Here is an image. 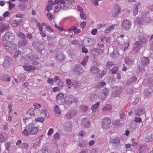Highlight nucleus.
Masks as SVG:
<instances>
[{"instance_id": "49530a36", "label": "nucleus", "mask_w": 153, "mask_h": 153, "mask_svg": "<svg viewBox=\"0 0 153 153\" xmlns=\"http://www.w3.org/2000/svg\"><path fill=\"white\" fill-rule=\"evenodd\" d=\"M5 141V137L2 134H0V142L2 143Z\"/></svg>"}, {"instance_id": "a878e982", "label": "nucleus", "mask_w": 153, "mask_h": 153, "mask_svg": "<svg viewBox=\"0 0 153 153\" xmlns=\"http://www.w3.org/2000/svg\"><path fill=\"white\" fill-rule=\"evenodd\" d=\"M56 58H57L58 60H61L64 59L65 57L63 53H61L57 56H56Z\"/></svg>"}, {"instance_id": "4d7b16f0", "label": "nucleus", "mask_w": 153, "mask_h": 153, "mask_svg": "<svg viewBox=\"0 0 153 153\" xmlns=\"http://www.w3.org/2000/svg\"><path fill=\"white\" fill-rule=\"evenodd\" d=\"M46 29L50 33L53 32V29L49 26H47L46 27Z\"/></svg>"}, {"instance_id": "1a4fd4ad", "label": "nucleus", "mask_w": 153, "mask_h": 153, "mask_svg": "<svg viewBox=\"0 0 153 153\" xmlns=\"http://www.w3.org/2000/svg\"><path fill=\"white\" fill-rule=\"evenodd\" d=\"M23 67L24 69L26 71H34L37 68L35 66H23Z\"/></svg>"}, {"instance_id": "473e14b6", "label": "nucleus", "mask_w": 153, "mask_h": 153, "mask_svg": "<svg viewBox=\"0 0 153 153\" xmlns=\"http://www.w3.org/2000/svg\"><path fill=\"white\" fill-rule=\"evenodd\" d=\"M138 13V8L137 5H135L134 7L133 14L134 16L137 15Z\"/></svg>"}, {"instance_id": "a211bd4d", "label": "nucleus", "mask_w": 153, "mask_h": 153, "mask_svg": "<svg viewBox=\"0 0 153 153\" xmlns=\"http://www.w3.org/2000/svg\"><path fill=\"white\" fill-rule=\"evenodd\" d=\"M100 104V102H98L95 104L93 105L91 108L92 111L94 112L96 111L97 109L99 107Z\"/></svg>"}, {"instance_id": "6ab92c4d", "label": "nucleus", "mask_w": 153, "mask_h": 153, "mask_svg": "<svg viewBox=\"0 0 153 153\" xmlns=\"http://www.w3.org/2000/svg\"><path fill=\"white\" fill-rule=\"evenodd\" d=\"M74 1L72 0H66L65 4V7H68L72 4L74 3Z\"/></svg>"}, {"instance_id": "052dcab7", "label": "nucleus", "mask_w": 153, "mask_h": 153, "mask_svg": "<svg viewBox=\"0 0 153 153\" xmlns=\"http://www.w3.org/2000/svg\"><path fill=\"white\" fill-rule=\"evenodd\" d=\"M58 84L59 86L61 88H62L64 85V83L63 82H62V80L61 79H59V82H58Z\"/></svg>"}, {"instance_id": "c85d7f7f", "label": "nucleus", "mask_w": 153, "mask_h": 153, "mask_svg": "<svg viewBox=\"0 0 153 153\" xmlns=\"http://www.w3.org/2000/svg\"><path fill=\"white\" fill-rule=\"evenodd\" d=\"M9 4V10H11L15 7V4L12 3L10 1H7Z\"/></svg>"}, {"instance_id": "0e129e2a", "label": "nucleus", "mask_w": 153, "mask_h": 153, "mask_svg": "<svg viewBox=\"0 0 153 153\" xmlns=\"http://www.w3.org/2000/svg\"><path fill=\"white\" fill-rule=\"evenodd\" d=\"M86 26V22H82L80 24V27L82 29L84 28Z\"/></svg>"}, {"instance_id": "f03ea898", "label": "nucleus", "mask_w": 153, "mask_h": 153, "mask_svg": "<svg viewBox=\"0 0 153 153\" xmlns=\"http://www.w3.org/2000/svg\"><path fill=\"white\" fill-rule=\"evenodd\" d=\"M146 42V41L145 39L142 37H140L139 40L136 41L134 44L133 50L134 51L136 48L139 50L140 47H142L143 45L145 44Z\"/></svg>"}, {"instance_id": "cd10ccee", "label": "nucleus", "mask_w": 153, "mask_h": 153, "mask_svg": "<svg viewBox=\"0 0 153 153\" xmlns=\"http://www.w3.org/2000/svg\"><path fill=\"white\" fill-rule=\"evenodd\" d=\"M125 63L127 65H131L133 63V62L132 61L130 60L128 57H126L125 58Z\"/></svg>"}, {"instance_id": "864d4df0", "label": "nucleus", "mask_w": 153, "mask_h": 153, "mask_svg": "<svg viewBox=\"0 0 153 153\" xmlns=\"http://www.w3.org/2000/svg\"><path fill=\"white\" fill-rule=\"evenodd\" d=\"M37 26L39 28V31L43 30V26L41 25V24L39 22H38L37 24Z\"/></svg>"}, {"instance_id": "c03bdc74", "label": "nucleus", "mask_w": 153, "mask_h": 153, "mask_svg": "<svg viewBox=\"0 0 153 153\" xmlns=\"http://www.w3.org/2000/svg\"><path fill=\"white\" fill-rule=\"evenodd\" d=\"M118 69L117 66H114L111 69V72L112 74H115L118 71Z\"/></svg>"}, {"instance_id": "09e8293b", "label": "nucleus", "mask_w": 153, "mask_h": 153, "mask_svg": "<svg viewBox=\"0 0 153 153\" xmlns=\"http://www.w3.org/2000/svg\"><path fill=\"white\" fill-rule=\"evenodd\" d=\"M80 108L81 110L84 111H86L88 110V107L86 106L81 105Z\"/></svg>"}, {"instance_id": "39448f33", "label": "nucleus", "mask_w": 153, "mask_h": 153, "mask_svg": "<svg viewBox=\"0 0 153 153\" xmlns=\"http://www.w3.org/2000/svg\"><path fill=\"white\" fill-rule=\"evenodd\" d=\"M73 71L76 75H80L82 73L83 70L79 65L77 64L75 65L73 69Z\"/></svg>"}, {"instance_id": "4c0bfd02", "label": "nucleus", "mask_w": 153, "mask_h": 153, "mask_svg": "<svg viewBox=\"0 0 153 153\" xmlns=\"http://www.w3.org/2000/svg\"><path fill=\"white\" fill-rule=\"evenodd\" d=\"M62 8L61 4H58L56 6L54 10L55 12L57 13L59 12Z\"/></svg>"}, {"instance_id": "338daca9", "label": "nucleus", "mask_w": 153, "mask_h": 153, "mask_svg": "<svg viewBox=\"0 0 153 153\" xmlns=\"http://www.w3.org/2000/svg\"><path fill=\"white\" fill-rule=\"evenodd\" d=\"M60 89L58 87H55L53 88V91L54 92H56L59 91Z\"/></svg>"}, {"instance_id": "f257e3e1", "label": "nucleus", "mask_w": 153, "mask_h": 153, "mask_svg": "<svg viewBox=\"0 0 153 153\" xmlns=\"http://www.w3.org/2000/svg\"><path fill=\"white\" fill-rule=\"evenodd\" d=\"M12 35V34L10 33H7L4 35V39L9 42V46L8 49L13 50L16 48V44L11 42H13L14 39V37Z\"/></svg>"}, {"instance_id": "37998d69", "label": "nucleus", "mask_w": 153, "mask_h": 153, "mask_svg": "<svg viewBox=\"0 0 153 153\" xmlns=\"http://www.w3.org/2000/svg\"><path fill=\"white\" fill-rule=\"evenodd\" d=\"M152 92V89L151 88H149L145 90L144 91V93L146 95H148L151 94V93Z\"/></svg>"}, {"instance_id": "423d86ee", "label": "nucleus", "mask_w": 153, "mask_h": 153, "mask_svg": "<svg viewBox=\"0 0 153 153\" xmlns=\"http://www.w3.org/2000/svg\"><path fill=\"white\" fill-rule=\"evenodd\" d=\"M121 9L119 6L116 5L115 6V7L113 10L112 16L113 17L117 16L121 12Z\"/></svg>"}, {"instance_id": "393cba45", "label": "nucleus", "mask_w": 153, "mask_h": 153, "mask_svg": "<svg viewBox=\"0 0 153 153\" xmlns=\"http://www.w3.org/2000/svg\"><path fill=\"white\" fill-rule=\"evenodd\" d=\"M54 112L57 114H60L61 113V110L60 109L57 105H56L54 107Z\"/></svg>"}, {"instance_id": "680f3d73", "label": "nucleus", "mask_w": 153, "mask_h": 153, "mask_svg": "<svg viewBox=\"0 0 153 153\" xmlns=\"http://www.w3.org/2000/svg\"><path fill=\"white\" fill-rule=\"evenodd\" d=\"M142 120L140 118L136 117L135 118V121L137 123H140L141 122Z\"/></svg>"}, {"instance_id": "e433bc0d", "label": "nucleus", "mask_w": 153, "mask_h": 153, "mask_svg": "<svg viewBox=\"0 0 153 153\" xmlns=\"http://www.w3.org/2000/svg\"><path fill=\"white\" fill-rule=\"evenodd\" d=\"M86 146V143L84 141H81L79 142V146L80 147H83Z\"/></svg>"}, {"instance_id": "9d476101", "label": "nucleus", "mask_w": 153, "mask_h": 153, "mask_svg": "<svg viewBox=\"0 0 153 153\" xmlns=\"http://www.w3.org/2000/svg\"><path fill=\"white\" fill-rule=\"evenodd\" d=\"M27 41L26 39H20L18 43L19 46H22L26 45L27 43Z\"/></svg>"}, {"instance_id": "774afa93", "label": "nucleus", "mask_w": 153, "mask_h": 153, "mask_svg": "<svg viewBox=\"0 0 153 153\" xmlns=\"http://www.w3.org/2000/svg\"><path fill=\"white\" fill-rule=\"evenodd\" d=\"M149 85L150 87L153 86V80L149 79L148 80Z\"/></svg>"}, {"instance_id": "c756f323", "label": "nucleus", "mask_w": 153, "mask_h": 153, "mask_svg": "<svg viewBox=\"0 0 153 153\" xmlns=\"http://www.w3.org/2000/svg\"><path fill=\"white\" fill-rule=\"evenodd\" d=\"M120 139L119 137H115L114 139L112 140V143H120Z\"/></svg>"}, {"instance_id": "9b49d317", "label": "nucleus", "mask_w": 153, "mask_h": 153, "mask_svg": "<svg viewBox=\"0 0 153 153\" xmlns=\"http://www.w3.org/2000/svg\"><path fill=\"white\" fill-rule=\"evenodd\" d=\"M119 51L117 49H114L112 53L110 54V56L112 58H116L119 56Z\"/></svg>"}, {"instance_id": "20e7f679", "label": "nucleus", "mask_w": 153, "mask_h": 153, "mask_svg": "<svg viewBox=\"0 0 153 153\" xmlns=\"http://www.w3.org/2000/svg\"><path fill=\"white\" fill-rule=\"evenodd\" d=\"M111 123V120L108 118H105L102 123V127L103 128L108 129L110 128Z\"/></svg>"}, {"instance_id": "0eeeda50", "label": "nucleus", "mask_w": 153, "mask_h": 153, "mask_svg": "<svg viewBox=\"0 0 153 153\" xmlns=\"http://www.w3.org/2000/svg\"><path fill=\"white\" fill-rule=\"evenodd\" d=\"M131 25L130 22L128 20L123 21L122 24V27L125 30H128L130 28Z\"/></svg>"}, {"instance_id": "f3484780", "label": "nucleus", "mask_w": 153, "mask_h": 153, "mask_svg": "<svg viewBox=\"0 0 153 153\" xmlns=\"http://www.w3.org/2000/svg\"><path fill=\"white\" fill-rule=\"evenodd\" d=\"M27 6L25 3L20 4L18 6V8L20 11H23L25 10Z\"/></svg>"}, {"instance_id": "f704fd0d", "label": "nucleus", "mask_w": 153, "mask_h": 153, "mask_svg": "<svg viewBox=\"0 0 153 153\" xmlns=\"http://www.w3.org/2000/svg\"><path fill=\"white\" fill-rule=\"evenodd\" d=\"M41 113L45 117H48V115H47L48 112L47 110L45 109L42 110L41 111Z\"/></svg>"}, {"instance_id": "7ed1b4c3", "label": "nucleus", "mask_w": 153, "mask_h": 153, "mask_svg": "<svg viewBox=\"0 0 153 153\" xmlns=\"http://www.w3.org/2000/svg\"><path fill=\"white\" fill-rule=\"evenodd\" d=\"M29 130H30V134L34 135L37 132L39 128L35 126L33 124L28 125Z\"/></svg>"}, {"instance_id": "13d9d810", "label": "nucleus", "mask_w": 153, "mask_h": 153, "mask_svg": "<svg viewBox=\"0 0 153 153\" xmlns=\"http://www.w3.org/2000/svg\"><path fill=\"white\" fill-rule=\"evenodd\" d=\"M53 129L52 128H50L47 134L48 136L51 135L53 133Z\"/></svg>"}, {"instance_id": "5fc2aeb1", "label": "nucleus", "mask_w": 153, "mask_h": 153, "mask_svg": "<svg viewBox=\"0 0 153 153\" xmlns=\"http://www.w3.org/2000/svg\"><path fill=\"white\" fill-rule=\"evenodd\" d=\"M60 137V134L58 133H56L54 136V139L55 140H58Z\"/></svg>"}, {"instance_id": "de8ad7c7", "label": "nucleus", "mask_w": 153, "mask_h": 153, "mask_svg": "<svg viewBox=\"0 0 153 153\" xmlns=\"http://www.w3.org/2000/svg\"><path fill=\"white\" fill-rule=\"evenodd\" d=\"M68 101L70 103H72L74 98L72 95H70L68 96Z\"/></svg>"}, {"instance_id": "c9c22d12", "label": "nucleus", "mask_w": 153, "mask_h": 153, "mask_svg": "<svg viewBox=\"0 0 153 153\" xmlns=\"http://www.w3.org/2000/svg\"><path fill=\"white\" fill-rule=\"evenodd\" d=\"M107 71V70L106 69H104L102 71V74H101L97 76L98 77H100V78H101L103 76L105 75Z\"/></svg>"}, {"instance_id": "412c9836", "label": "nucleus", "mask_w": 153, "mask_h": 153, "mask_svg": "<svg viewBox=\"0 0 153 153\" xmlns=\"http://www.w3.org/2000/svg\"><path fill=\"white\" fill-rule=\"evenodd\" d=\"M35 110L34 108H30L27 111V113L26 114L27 116H28L29 114L30 116H34L35 115Z\"/></svg>"}, {"instance_id": "a18cd8bd", "label": "nucleus", "mask_w": 153, "mask_h": 153, "mask_svg": "<svg viewBox=\"0 0 153 153\" xmlns=\"http://www.w3.org/2000/svg\"><path fill=\"white\" fill-rule=\"evenodd\" d=\"M120 94V92L118 91H116L114 92L112 94V96L113 97H116L117 96Z\"/></svg>"}, {"instance_id": "2eb2a0df", "label": "nucleus", "mask_w": 153, "mask_h": 153, "mask_svg": "<svg viewBox=\"0 0 153 153\" xmlns=\"http://www.w3.org/2000/svg\"><path fill=\"white\" fill-rule=\"evenodd\" d=\"M82 122L84 126L86 128H88L90 126V123L87 118L83 119Z\"/></svg>"}, {"instance_id": "ddd939ff", "label": "nucleus", "mask_w": 153, "mask_h": 153, "mask_svg": "<svg viewBox=\"0 0 153 153\" xmlns=\"http://www.w3.org/2000/svg\"><path fill=\"white\" fill-rule=\"evenodd\" d=\"M22 21L21 19H16L12 21L11 22V25L14 27L16 26Z\"/></svg>"}, {"instance_id": "69168bd1", "label": "nucleus", "mask_w": 153, "mask_h": 153, "mask_svg": "<svg viewBox=\"0 0 153 153\" xmlns=\"http://www.w3.org/2000/svg\"><path fill=\"white\" fill-rule=\"evenodd\" d=\"M39 32L40 34L42 37H45L46 36V35L45 34V33H44L43 30H40L39 31Z\"/></svg>"}, {"instance_id": "4468645a", "label": "nucleus", "mask_w": 153, "mask_h": 153, "mask_svg": "<svg viewBox=\"0 0 153 153\" xmlns=\"http://www.w3.org/2000/svg\"><path fill=\"white\" fill-rule=\"evenodd\" d=\"M22 134L25 136H28L30 134V130H29L28 125L22 131Z\"/></svg>"}, {"instance_id": "7c9ffc66", "label": "nucleus", "mask_w": 153, "mask_h": 153, "mask_svg": "<svg viewBox=\"0 0 153 153\" xmlns=\"http://www.w3.org/2000/svg\"><path fill=\"white\" fill-rule=\"evenodd\" d=\"M45 119L43 117H39L35 119V121L36 122L43 123L44 122Z\"/></svg>"}, {"instance_id": "f8f14e48", "label": "nucleus", "mask_w": 153, "mask_h": 153, "mask_svg": "<svg viewBox=\"0 0 153 153\" xmlns=\"http://www.w3.org/2000/svg\"><path fill=\"white\" fill-rule=\"evenodd\" d=\"M145 112V110L143 108H139L137 109L135 111V113L136 115H140L143 114Z\"/></svg>"}, {"instance_id": "e2e57ef3", "label": "nucleus", "mask_w": 153, "mask_h": 153, "mask_svg": "<svg viewBox=\"0 0 153 153\" xmlns=\"http://www.w3.org/2000/svg\"><path fill=\"white\" fill-rule=\"evenodd\" d=\"M39 144V141H36L34 143L33 146V147L34 148H36L38 146Z\"/></svg>"}, {"instance_id": "6e6552de", "label": "nucleus", "mask_w": 153, "mask_h": 153, "mask_svg": "<svg viewBox=\"0 0 153 153\" xmlns=\"http://www.w3.org/2000/svg\"><path fill=\"white\" fill-rule=\"evenodd\" d=\"M141 62L143 65L146 66L149 64V60L148 58L143 57L141 58Z\"/></svg>"}, {"instance_id": "bf43d9fd", "label": "nucleus", "mask_w": 153, "mask_h": 153, "mask_svg": "<svg viewBox=\"0 0 153 153\" xmlns=\"http://www.w3.org/2000/svg\"><path fill=\"white\" fill-rule=\"evenodd\" d=\"M120 121L119 120H114L112 121V123L113 125L116 126L117 125Z\"/></svg>"}, {"instance_id": "a19ab883", "label": "nucleus", "mask_w": 153, "mask_h": 153, "mask_svg": "<svg viewBox=\"0 0 153 153\" xmlns=\"http://www.w3.org/2000/svg\"><path fill=\"white\" fill-rule=\"evenodd\" d=\"M114 65V63L113 62H109L106 64V67L107 68L110 69L111 67Z\"/></svg>"}, {"instance_id": "58836bf2", "label": "nucleus", "mask_w": 153, "mask_h": 153, "mask_svg": "<svg viewBox=\"0 0 153 153\" xmlns=\"http://www.w3.org/2000/svg\"><path fill=\"white\" fill-rule=\"evenodd\" d=\"M105 85V83L104 82L101 81V82H99L97 85V88H100L102 87L104 85Z\"/></svg>"}, {"instance_id": "72a5a7b5", "label": "nucleus", "mask_w": 153, "mask_h": 153, "mask_svg": "<svg viewBox=\"0 0 153 153\" xmlns=\"http://www.w3.org/2000/svg\"><path fill=\"white\" fill-rule=\"evenodd\" d=\"M88 59V56L85 57L83 59L82 61L81 62V64L83 66H85Z\"/></svg>"}, {"instance_id": "603ef678", "label": "nucleus", "mask_w": 153, "mask_h": 153, "mask_svg": "<svg viewBox=\"0 0 153 153\" xmlns=\"http://www.w3.org/2000/svg\"><path fill=\"white\" fill-rule=\"evenodd\" d=\"M80 17L84 19H86L85 15L83 12H80Z\"/></svg>"}, {"instance_id": "4be33fe9", "label": "nucleus", "mask_w": 153, "mask_h": 153, "mask_svg": "<svg viewBox=\"0 0 153 153\" xmlns=\"http://www.w3.org/2000/svg\"><path fill=\"white\" fill-rule=\"evenodd\" d=\"M112 108V106L111 105L106 104L105 106L103 107L102 111H106L111 109Z\"/></svg>"}, {"instance_id": "79ce46f5", "label": "nucleus", "mask_w": 153, "mask_h": 153, "mask_svg": "<svg viewBox=\"0 0 153 153\" xmlns=\"http://www.w3.org/2000/svg\"><path fill=\"white\" fill-rule=\"evenodd\" d=\"M17 35L20 37L22 38V39H26V36L22 33L19 32Z\"/></svg>"}, {"instance_id": "8fccbe9b", "label": "nucleus", "mask_w": 153, "mask_h": 153, "mask_svg": "<svg viewBox=\"0 0 153 153\" xmlns=\"http://www.w3.org/2000/svg\"><path fill=\"white\" fill-rule=\"evenodd\" d=\"M33 106L34 108L36 109L39 108H41V105L39 104L35 103L33 104Z\"/></svg>"}, {"instance_id": "aec40b11", "label": "nucleus", "mask_w": 153, "mask_h": 153, "mask_svg": "<svg viewBox=\"0 0 153 153\" xmlns=\"http://www.w3.org/2000/svg\"><path fill=\"white\" fill-rule=\"evenodd\" d=\"M73 30L74 33L77 34L80 33L81 32V30L75 27H73L71 29L69 30V32H71V31Z\"/></svg>"}, {"instance_id": "bb28decb", "label": "nucleus", "mask_w": 153, "mask_h": 153, "mask_svg": "<svg viewBox=\"0 0 153 153\" xmlns=\"http://www.w3.org/2000/svg\"><path fill=\"white\" fill-rule=\"evenodd\" d=\"M139 151L140 153H144L145 152V147L143 145H141L140 146L139 149Z\"/></svg>"}, {"instance_id": "ea45409f", "label": "nucleus", "mask_w": 153, "mask_h": 153, "mask_svg": "<svg viewBox=\"0 0 153 153\" xmlns=\"http://www.w3.org/2000/svg\"><path fill=\"white\" fill-rule=\"evenodd\" d=\"M103 94L105 96V98L106 96L108 95L109 92L108 90L106 88H104L102 91Z\"/></svg>"}, {"instance_id": "dca6fc26", "label": "nucleus", "mask_w": 153, "mask_h": 153, "mask_svg": "<svg viewBox=\"0 0 153 153\" xmlns=\"http://www.w3.org/2000/svg\"><path fill=\"white\" fill-rule=\"evenodd\" d=\"M91 71L95 74H98L100 72L99 69L95 66L93 67L90 69Z\"/></svg>"}, {"instance_id": "2f4dec72", "label": "nucleus", "mask_w": 153, "mask_h": 153, "mask_svg": "<svg viewBox=\"0 0 153 153\" xmlns=\"http://www.w3.org/2000/svg\"><path fill=\"white\" fill-rule=\"evenodd\" d=\"M64 95L62 93H59L57 95L56 97V99L57 100H59L63 98Z\"/></svg>"}, {"instance_id": "b1692460", "label": "nucleus", "mask_w": 153, "mask_h": 153, "mask_svg": "<svg viewBox=\"0 0 153 153\" xmlns=\"http://www.w3.org/2000/svg\"><path fill=\"white\" fill-rule=\"evenodd\" d=\"M75 114V113L74 112H69L66 114V117L68 119L71 118Z\"/></svg>"}, {"instance_id": "5701e85b", "label": "nucleus", "mask_w": 153, "mask_h": 153, "mask_svg": "<svg viewBox=\"0 0 153 153\" xmlns=\"http://www.w3.org/2000/svg\"><path fill=\"white\" fill-rule=\"evenodd\" d=\"M137 80V78L135 77H133L131 78H130L128 80L127 84V85H129L133 82L136 81Z\"/></svg>"}, {"instance_id": "6e6d98bb", "label": "nucleus", "mask_w": 153, "mask_h": 153, "mask_svg": "<svg viewBox=\"0 0 153 153\" xmlns=\"http://www.w3.org/2000/svg\"><path fill=\"white\" fill-rule=\"evenodd\" d=\"M22 147L24 148L25 149H27L28 148V144L26 143H23L22 144Z\"/></svg>"}, {"instance_id": "3c124183", "label": "nucleus", "mask_w": 153, "mask_h": 153, "mask_svg": "<svg viewBox=\"0 0 153 153\" xmlns=\"http://www.w3.org/2000/svg\"><path fill=\"white\" fill-rule=\"evenodd\" d=\"M47 16H48V19L50 20L51 21L53 19V15L50 13H47Z\"/></svg>"}]
</instances>
